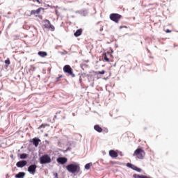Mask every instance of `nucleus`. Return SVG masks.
I'll return each instance as SVG.
<instances>
[{"instance_id": "1", "label": "nucleus", "mask_w": 178, "mask_h": 178, "mask_svg": "<svg viewBox=\"0 0 178 178\" xmlns=\"http://www.w3.org/2000/svg\"><path fill=\"white\" fill-rule=\"evenodd\" d=\"M133 156L138 158V159H144L145 158V151L141 147L137 148L134 151Z\"/></svg>"}, {"instance_id": "2", "label": "nucleus", "mask_w": 178, "mask_h": 178, "mask_svg": "<svg viewBox=\"0 0 178 178\" xmlns=\"http://www.w3.org/2000/svg\"><path fill=\"white\" fill-rule=\"evenodd\" d=\"M66 169L70 173H79L80 172V166L76 164H70L66 166Z\"/></svg>"}, {"instance_id": "3", "label": "nucleus", "mask_w": 178, "mask_h": 178, "mask_svg": "<svg viewBox=\"0 0 178 178\" xmlns=\"http://www.w3.org/2000/svg\"><path fill=\"white\" fill-rule=\"evenodd\" d=\"M63 72L64 73L69 74V76H71V77H76V74H74L73 72V69L69 65H65L63 67Z\"/></svg>"}, {"instance_id": "4", "label": "nucleus", "mask_w": 178, "mask_h": 178, "mask_svg": "<svg viewBox=\"0 0 178 178\" xmlns=\"http://www.w3.org/2000/svg\"><path fill=\"white\" fill-rule=\"evenodd\" d=\"M109 18L112 22H115V23H119L120 22V19H122V15L118 13H111L109 15Z\"/></svg>"}, {"instance_id": "5", "label": "nucleus", "mask_w": 178, "mask_h": 178, "mask_svg": "<svg viewBox=\"0 0 178 178\" xmlns=\"http://www.w3.org/2000/svg\"><path fill=\"white\" fill-rule=\"evenodd\" d=\"M40 162L42 165L51 163V157L48 154H44L40 158Z\"/></svg>"}, {"instance_id": "6", "label": "nucleus", "mask_w": 178, "mask_h": 178, "mask_svg": "<svg viewBox=\"0 0 178 178\" xmlns=\"http://www.w3.org/2000/svg\"><path fill=\"white\" fill-rule=\"evenodd\" d=\"M37 169V165L35 164L34 165H31L29 168H28V172H29V173H31V175H35V170Z\"/></svg>"}, {"instance_id": "7", "label": "nucleus", "mask_w": 178, "mask_h": 178, "mask_svg": "<svg viewBox=\"0 0 178 178\" xmlns=\"http://www.w3.org/2000/svg\"><path fill=\"white\" fill-rule=\"evenodd\" d=\"M41 141L40 139H39L38 138H33V139H31L29 140V143H33V145H35V147H38V145H40V142Z\"/></svg>"}, {"instance_id": "8", "label": "nucleus", "mask_w": 178, "mask_h": 178, "mask_svg": "<svg viewBox=\"0 0 178 178\" xmlns=\"http://www.w3.org/2000/svg\"><path fill=\"white\" fill-rule=\"evenodd\" d=\"M127 166L128 168H130L131 169H133V170H136V172H141V168H140L130 163H127Z\"/></svg>"}, {"instance_id": "9", "label": "nucleus", "mask_w": 178, "mask_h": 178, "mask_svg": "<svg viewBox=\"0 0 178 178\" xmlns=\"http://www.w3.org/2000/svg\"><path fill=\"white\" fill-rule=\"evenodd\" d=\"M41 10H44V8H39L37 10H32L31 11V15L37 17L38 15H40V13H41Z\"/></svg>"}, {"instance_id": "10", "label": "nucleus", "mask_w": 178, "mask_h": 178, "mask_svg": "<svg viewBox=\"0 0 178 178\" xmlns=\"http://www.w3.org/2000/svg\"><path fill=\"white\" fill-rule=\"evenodd\" d=\"M58 163H60V165H65L66 162H67V159L66 157H58L57 159Z\"/></svg>"}, {"instance_id": "11", "label": "nucleus", "mask_w": 178, "mask_h": 178, "mask_svg": "<svg viewBox=\"0 0 178 178\" xmlns=\"http://www.w3.org/2000/svg\"><path fill=\"white\" fill-rule=\"evenodd\" d=\"M26 165H27V161L23 160V161H18L17 163H16V166L17 168H24V166H26Z\"/></svg>"}, {"instance_id": "12", "label": "nucleus", "mask_w": 178, "mask_h": 178, "mask_svg": "<svg viewBox=\"0 0 178 178\" xmlns=\"http://www.w3.org/2000/svg\"><path fill=\"white\" fill-rule=\"evenodd\" d=\"M109 155L110 156H111V158H118V156H119V154H118V152L112 149L109 151Z\"/></svg>"}, {"instance_id": "13", "label": "nucleus", "mask_w": 178, "mask_h": 178, "mask_svg": "<svg viewBox=\"0 0 178 178\" xmlns=\"http://www.w3.org/2000/svg\"><path fill=\"white\" fill-rule=\"evenodd\" d=\"M96 29H97V31H103L104 25L101 24V23H97L96 25Z\"/></svg>"}, {"instance_id": "14", "label": "nucleus", "mask_w": 178, "mask_h": 178, "mask_svg": "<svg viewBox=\"0 0 178 178\" xmlns=\"http://www.w3.org/2000/svg\"><path fill=\"white\" fill-rule=\"evenodd\" d=\"M83 34V29H80L76 30V31L74 33V37H80V35Z\"/></svg>"}, {"instance_id": "15", "label": "nucleus", "mask_w": 178, "mask_h": 178, "mask_svg": "<svg viewBox=\"0 0 178 178\" xmlns=\"http://www.w3.org/2000/svg\"><path fill=\"white\" fill-rule=\"evenodd\" d=\"M38 54L41 58H45V56H48V53H47V51H38Z\"/></svg>"}, {"instance_id": "16", "label": "nucleus", "mask_w": 178, "mask_h": 178, "mask_svg": "<svg viewBox=\"0 0 178 178\" xmlns=\"http://www.w3.org/2000/svg\"><path fill=\"white\" fill-rule=\"evenodd\" d=\"M94 129L97 131L98 133H102L103 129L99 127V125H95Z\"/></svg>"}, {"instance_id": "17", "label": "nucleus", "mask_w": 178, "mask_h": 178, "mask_svg": "<svg viewBox=\"0 0 178 178\" xmlns=\"http://www.w3.org/2000/svg\"><path fill=\"white\" fill-rule=\"evenodd\" d=\"M110 55H111V54H109V53L103 54V58H104V60H105V62H110L109 58L108 57Z\"/></svg>"}, {"instance_id": "18", "label": "nucleus", "mask_w": 178, "mask_h": 178, "mask_svg": "<svg viewBox=\"0 0 178 178\" xmlns=\"http://www.w3.org/2000/svg\"><path fill=\"white\" fill-rule=\"evenodd\" d=\"M44 24L43 25L44 29H49V26L51 25V22L48 19L44 21Z\"/></svg>"}, {"instance_id": "19", "label": "nucleus", "mask_w": 178, "mask_h": 178, "mask_svg": "<svg viewBox=\"0 0 178 178\" xmlns=\"http://www.w3.org/2000/svg\"><path fill=\"white\" fill-rule=\"evenodd\" d=\"M134 178H151V177L145 176V175H140L137 174L134 175Z\"/></svg>"}, {"instance_id": "20", "label": "nucleus", "mask_w": 178, "mask_h": 178, "mask_svg": "<svg viewBox=\"0 0 178 178\" xmlns=\"http://www.w3.org/2000/svg\"><path fill=\"white\" fill-rule=\"evenodd\" d=\"M24 176H26V173L24 172H19L18 174H17L15 175L16 178H22V177H24Z\"/></svg>"}, {"instance_id": "21", "label": "nucleus", "mask_w": 178, "mask_h": 178, "mask_svg": "<svg viewBox=\"0 0 178 178\" xmlns=\"http://www.w3.org/2000/svg\"><path fill=\"white\" fill-rule=\"evenodd\" d=\"M4 63L6 64V67H8L9 66V65H10V60H9V58H8L7 60H4Z\"/></svg>"}, {"instance_id": "22", "label": "nucleus", "mask_w": 178, "mask_h": 178, "mask_svg": "<svg viewBox=\"0 0 178 178\" xmlns=\"http://www.w3.org/2000/svg\"><path fill=\"white\" fill-rule=\"evenodd\" d=\"M27 158V154H22L21 155H20V159H26Z\"/></svg>"}, {"instance_id": "23", "label": "nucleus", "mask_w": 178, "mask_h": 178, "mask_svg": "<svg viewBox=\"0 0 178 178\" xmlns=\"http://www.w3.org/2000/svg\"><path fill=\"white\" fill-rule=\"evenodd\" d=\"M47 126H49L48 124H42V125H40L38 129H45V127H47Z\"/></svg>"}, {"instance_id": "24", "label": "nucleus", "mask_w": 178, "mask_h": 178, "mask_svg": "<svg viewBox=\"0 0 178 178\" xmlns=\"http://www.w3.org/2000/svg\"><path fill=\"white\" fill-rule=\"evenodd\" d=\"M49 30H51V31H55V26H54V25L50 24V26H49Z\"/></svg>"}, {"instance_id": "25", "label": "nucleus", "mask_w": 178, "mask_h": 178, "mask_svg": "<svg viewBox=\"0 0 178 178\" xmlns=\"http://www.w3.org/2000/svg\"><path fill=\"white\" fill-rule=\"evenodd\" d=\"M92 165V164L91 163H87V164L85 165V169H87V170L90 169V168H91V165Z\"/></svg>"}, {"instance_id": "26", "label": "nucleus", "mask_w": 178, "mask_h": 178, "mask_svg": "<svg viewBox=\"0 0 178 178\" xmlns=\"http://www.w3.org/2000/svg\"><path fill=\"white\" fill-rule=\"evenodd\" d=\"M97 74H105V70L98 71Z\"/></svg>"}, {"instance_id": "27", "label": "nucleus", "mask_w": 178, "mask_h": 178, "mask_svg": "<svg viewBox=\"0 0 178 178\" xmlns=\"http://www.w3.org/2000/svg\"><path fill=\"white\" fill-rule=\"evenodd\" d=\"M62 77H63V75H59L58 77L57 78V81H59L60 79H62Z\"/></svg>"}, {"instance_id": "28", "label": "nucleus", "mask_w": 178, "mask_h": 178, "mask_svg": "<svg viewBox=\"0 0 178 178\" xmlns=\"http://www.w3.org/2000/svg\"><path fill=\"white\" fill-rule=\"evenodd\" d=\"M111 165H116V161H110Z\"/></svg>"}, {"instance_id": "29", "label": "nucleus", "mask_w": 178, "mask_h": 178, "mask_svg": "<svg viewBox=\"0 0 178 178\" xmlns=\"http://www.w3.org/2000/svg\"><path fill=\"white\" fill-rule=\"evenodd\" d=\"M33 2H38V3H40V0H33Z\"/></svg>"}, {"instance_id": "30", "label": "nucleus", "mask_w": 178, "mask_h": 178, "mask_svg": "<svg viewBox=\"0 0 178 178\" xmlns=\"http://www.w3.org/2000/svg\"><path fill=\"white\" fill-rule=\"evenodd\" d=\"M165 33H172V31H170V30H169V29H167V30L165 31Z\"/></svg>"}, {"instance_id": "31", "label": "nucleus", "mask_w": 178, "mask_h": 178, "mask_svg": "<svg viewBox=\"0 0 178 178\" xmlns=\"http://www.w3.org/2000/svg\"><path fill=\"white\" fill-rule=\"evenodd\" d=\"M55 177H56V178H58V173H56V174H55Z\"/></svg>"}, {"instance_id": "32", "label": "nucleus", "mask_w": 178, "mask_h": 178, "mask_svg": "<svg viewBox=\"0 0 178 178\" xmlns=\"http://www.w3.org/2000/svg\"><path fill=\"white\" fill-rule=\"evenodd\" d=\"M17 38H13V40H17Z\"/></svg>"}]
</instances>
